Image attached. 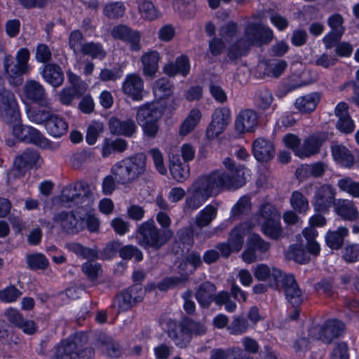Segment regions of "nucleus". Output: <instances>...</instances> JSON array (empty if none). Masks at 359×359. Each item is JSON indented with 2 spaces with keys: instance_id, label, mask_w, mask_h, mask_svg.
I'll return each instance as SVG.
<instances>
[{
  "instance_id": "f257e3e1",
  "label": "nucleus",
  "mask_w": 359,
  "mask_h": 359,
  "mask_svg": "<svg viewBox=\"0 0 359 359\" xmlns=\"http://www.w3.org/2000/svg\"><path fill=\"white\" fill-rule=\"evenodd\" d=\"M223 163L228 172L215 170L208 175L198 178L211 196L226 189H238L245 184L243 166L236 165L235 162L230 158H226Z\"/></svg>"
},
{
  "instance_id": "f03ea898",
  "label": "nucleus",
  "mask_w": 359,
  "mask_h": 359,
  "mask_svg": "<svg viewBox=\"0 0 359 359\" xmlns=\"http://www.w3.org/2000/svg\"><path fill=\"white\" fill-rule=\"evenodd\" d=\"M92 195L88 183L79 181L65 187L60 199L66 208L76 207L77 209L83 210L87 215V217H85V228L90 232H96L100 226L99 220L93 215L88 214L93 203Z\"/></svg>"
},
{
  "instance_id": "7ed1b4c3",
  "label": "nucleus",
  "mask_w": 359,
  "mask_h": 359,
  "mask_svg": "<svg viewBox=\"0 0 359 359\" xmlns=\"http://www.w3.org/2000/svg\"><path fill=\"white\" fill-rule=\"evenodd\" d=\"M94 357L95 350L88 345L87 335L79 332L57 344L50 359H94Z\"/></svg>"
},
{
  "instance_id": "20e7f679",
  "label": "nucleus",
  "mask_w": 359,
  "mask_h": 359,
  "mask_svg": "<svg viewBox=\"0 0 359 359\" xmlns=\"http://www.w3.org/2000/svg\"><path fill=\"white\" fill-rule=\"evenodd\" d=\"M137 232L138 244L148 253L159 250L173 236L171 229H158L153 219L142 223Z\"/></svg>"
},
{
  "instance_id": "39448f33",
  "label": "nucleus",
  "mask_w": 359,
  "mask_h": 359,
  "mask_svg": "<svg viewBox=\"0 0 359 359\" xmlns=\"http://www.w3.org/2000/svg\"><path fill=\"white\" fill-rule=\"evenodd\" d=\"M164 107L162 101L157 100L145 103L138 107L136 120L145 137L149 139L157 137L160 130L159 121L164 114Z\"/></svg>"
},
{
  "instance_id": "423d86ee",
  "label": "nucleus",
  "mask_w": 359,
  "mask_h": 359,
  "mask_svg": "<svg viewBox=\"0 0 359 359\" xmlns=\"http://www.w3.org/2000/svg\"><path fill=\"white\" fill-rule=\"evenodd\" d=\"M146 161L145 154L138 153L115 163L111 172L115 176L116 183L122 185L131 184L144 172Z\"/></svg>"
},
{
  "instance_id": "0eeeda50",
  "label": "nucleus",
  "mask_w": 359,
  "mask_h": 359,
  "mask_svg": "<svg viewBox=\"0 0 359 359\" xmlns=\"http://www.w3.org/2000/svg\"><path fill=\"white\" fill-rule=\"evenodd\" d=\"M277 283H273L272 289L283 290L287 302L293 307H300L304 302V296L294 276L276 271L273 273Z\"/></svg>"
},
{
  "instance_id": "6e6552de",
  "label": "nucleus",
  "mask_w": 359,
  "mask_h": 359,
  "mask_svg": "<svg viewBox=\"0 0 359 359\" xmlns=\"http://www.w3.org/2000/svg\"><path fill=\"white\" fill-rule=\"evenodd\" d=\"M11 124L13 126V134L21 142L34 144L42 149L55 150L59 148L60 144L47 139L37 129L20 123Z\"/></svg>"
},
{
  "instance_id": "1a4fd4ad",
  "label": "nucleus",
  "mask_w": 359,
  "mask_h": 359,
  "mask_svg": "<svg viewBox=\"0 0 359 359\" xmlns=\"http://www.w3.org/2000/svg\"><path fill=\"white\" fill-rule=\"evenodd\" d=\"M43 163V160L38 150L27 148L14 158L10 175L15 179L24 177L28 170L38 169Z\"/></svg>"
},
{
  "instance_id": "9d476101",
  "label": "nucleus",
  "mask_w": 359,
  "mask_h": 359,
  "mask_svg": "<svg viewBox=\"0 0 359 359\" xmlns=\"http://www.w3.org/2000/svg\"><path fill=\"white\" fill-rule=\"evenodd\" d=\"M0 119L8 125L21 122V114L13 92L3 88L0 90Z\"/></svg>"
},
{
  "instance_id": "9b49d317",
  "label": "nucleus",
  "mask_w": 359,
  "mask_h": 359,
  "mask_svg": "<svg viewBox=\"0 0 359 359\" xmlns=\"http://www.w3.org/2000/svg\"><path fill=\"white\" fill-rule=\"evenodd\" d=\"M144 297V291L140 283L133 285L118 292L114 297V306L118 312H126L142 302Z\"/></svg>"
},
{
  "instance_id": "f8f14e48",
  "label": "nucleus",
  "mask_w": 359,
  "mask_h": 359,
  "mask_svg": "<svg viewBox=\"0 0 359 359\" xmlns=\"http://www.w3.org/2000/svg\"><path fill=\"white\" fill-rule=\"evenodd\" d=\"M55 222L60 223L62 230L69 234H76L85 229V217L80 212L62 210L53 215Z\"/></svg>"
},
{
  "instance_id": "ddd939ff",
  "label": "nucleus",
  "mask_w": 359,
  "mask_h": 359,
  "mask_svg": "<svg viewBox=\"0 0 359 359\" xmlns=\"http://www.w3.org/2000/svg\"><path fill=\"white\" fill-rule=\"evenodd\" d=\"M330 32L323 38V43L327 50L333 48L341 39L345 32L343 16L339 13L331 15L327 19Z\"/></svg>"
},
{
  "instance_id": "4468645a",
  "label": "nucleus",
  "mask_w": 359,
  "mask_h": 359,
  "mask_svg": "<svg viewBox=\"0 0 359 359\" xmlns=\"http://www.w3.org/2000/svg\"><path fill=\"white\" fill-rule=\"evenodd\" d=\"M231 118V112L229 108L222 107L217 109L212 116V121L206 129V137L212 140L224 132Z\"/></svg>"
},
{
  "instance_id": "2eb2a0df",
  "label": "nucleus",
  "mask_w": 359,
  "mask_h": 359,
  "mask_svg": "<svg viewBox=\"0 0 359 359\" xmlns=\"http://www.w3.org/2000/svg\"><path fill=\"white\" fill-rule=\"evenodd\" d=\"M273 37V32L269 27L257 23H250L245 31V39L250 47L253 45H262L270 43Z\"/></svg>"
},
{
  "instance_id": "dca6fc26",
  "label": "nucleus",
  "mask_w": 359,
  "mask_h": 359,
  "mask_svg": "<svg viewBox=\"0 0 359 359\" xmlns=\"http://www.w3.org/2000/svg\"><path fill=\"white\" fill-rule=\"evenodd\" d=\"M210 194L201 181L197 179L192 184L191 189L188 190L184 205V210H194L200 208L210 197Z\"/></svg>"
},
{
  "instance_id": "f3484780",
  "label": "nucleus",
  "mask_w": 359,
  "mask_h": 359,
  "mask_svg": "<svg viewBox=\"0 0 359 359\" xmlns=\"http://www.w3.org/2000/svg\"><path fill=\"white\" fill-rule=\"evenodd\" d=\"M329 139V134L325 132L314 133L304 140L298 156L301 158H308L320 153L321 147Z\"/></svg>"
},
{
  "instance_id": "a211bd4d",
  "label": "nucleus",
  "mask_w": 359,
  "mask_h": 359,
  "mask_svg": "<svg viewBox=\"0 0 359 359\" xmlns=\"http://www.w3.org/2000/svg\"><path fill=\"white\" fill-rule=\"evenodd\" d=\"M111 34L115 39L124 41L130 46V50L133 52H138L141 49V34L137 30H133L124 25L114 27Z\"/></svg>"
},
{
  "instance_id": "6ab92c4d",
  "label": "nucleus",
  "mask_w": 359,
  "mask_h": 359,
  "mask_svg": "<svg viewBox=\"0 0 359 359\" xmlns=\"http://www.w3.org/2000/svg\"><path fill=\"white\" fill-rule=\"evenodd\" d=\"M336 190L331 184H323L316 191L313 208L317 212H326L336 202Z\"/></svg>"
},
{
  "instance_id": "aec40b11",
  "label": "nucleus",
  "mask_w": 359,
  "mask_h": 359,
  "mask_svg": "<svg viewBox=\"0 0 359 359\" xmlns=\"http://www.w3.org/2000/svg\"><path fill=\"white\" fill-rule=\"evenodd\" d=\"M270 245L257 233L249 236L247 240V248L243 252V259L248 263L257 260V252L264 253L269 249Z\"/></svg>"
},
{
  "instance_id": "412c9836",
  "label": "nucleus",
  "mask_w": 359,
  "mask_h": 359,
  "mask_svg": "<svg viewBox=\"0 0 359 359\" xmlns=\"http://www.w3.org/2000/svg\"><path fill=\"white\" fill-rule=\"evenodd\" d=\"M235 130L239 134L251 133L258 126L257 112L250 109L241 110L236 117Z\"/></svg>"
},
{
  "instance_id": "4be33fe9",
  "label": "nucleus",
  "mask_w": 359,
  "mask_h": 359,
  "mask_svg": "<svg viewBox=\"0 0 359 359\" xmlns=\"http://www.w3.org/2000/svg\"><path fill=\"white\" fill-rule=\"evenodd\" d=\"M345 324L337 319L327 320L320 327L319 339L325 344H330L332 341L342 336L345 332Z\"/></svg>"
},
{
  "instance_id": "5701e85b",
  "label": "nucleus",
  "mask_w": 359,
  "mask_h": 359,
  "mask_svg": "<svg viewBox=\"0 0 359 359\" xmlns=\"http://www.w3.org/2000/svg\"><path fill=\"white\" fill-rule=\"evenodd\" d=\"M24 94L27 100L40 106L48 104L47 93L44 87L35 80L27 81L24 86Z\"/></svg>"
},
{
  "instance_id": "b1692460",
  "label": "nucleus",
  "mask_w": 359,
  "mask_h": 359,
  "mask_svg": "<svg viewBox=\"0 0 359 359\" xmlns=\"http://www.w3.org/2000/svg\"><path fill=\"white\" fill-rule=\"evenodd\" d=\"M252 149L255 159L261 163L269 162L276 153L273 144L264 138L256 139L252 144Z\"/></svg>"
},
{
  "instance_id": "393cba45",
  "label": "nucleus",
  "mask_w": 359,
  "mask_h": 359,
  "mask_svg": "<svg viewBox=\"0 0 359 359\" xmlns=\"http://www.w3.org/2000/svg\"><path fill=\"white\" fill-rule=\"evenodd\" d=\"M123 92L133 100L140 101L143 98L144 82L137 74H131L126 76L122 86Z\"/></svg>"
},
{
  "instance_id": "a878e982",
  "label": "nucleus",
  "mask_w": 359,
  "mask_h": 359,
  "mask_svg": "<svg viewBox=\"0 0 359 359\" xmlns=\"http://www.w3.org/2000/svg\"><path fill=\"white\" fill-rule=\"evenodd\" d=\"M41 74L44 81L56 88L61 86L65 81L64 72L56 63H47L43 66Z\"/></svg>"
},
{
  "instance_id": "bb28decb",
  "label": "nucleus",
  "mask_w": 359,
  "mask_h": 359,
  "mask_svg": "<svg viewBox=\"0 0 359 359\" xmlns=\"http://www.w3.org/2000/svg\"><path fill=\"white\" fill-rule=\"evenodd\" d=\"M348 104L345 102L339 103L334 110L335 115L339 118L336 127L341 133H351L355 128L354 122L348 113Z\"/></svg>"
},
{
  "instance_id": "cd10ccee",
  "label": "nucleus",
  "mask_w": 359,
  "mask_h": 359,
  "mask_svg": "<svg viewBox=\"0 0 359 359\" xmlns=\"http://www.w3.org/2000/svg\"><path fill=\"white\" fill-rule=\"evenodd\" d=\"M334 207L336 213L344 220L355 222L359 219V212L353 201L338 199Z\"/></svg>"
},
{
  "instance_id": "c85d7f7f",
  "label": "nucleus",
  "mask_w": 359,
  "mask_h": 359,
  "mask_svg": "<svg viewBox=\"0 0 359 359\" xmlns=\"http://www.w3.org/2000/svg\"><path fill=\"white\" fill-rule=\"evenodd\" d=\"M109 127L112 134L123 135L127 137H131L137 129L135 122L133 119L128 118L121 121L114 116L109 119Z\"/></svg>"
},
{
  "instance_id": "c756f323",
  "label": "nucleus",
  "mask_w": 359,
  "mask_h": 359,
  "mask_svg": "<svg viewBox=\"0 0 359 359\" xmlns=\"http://www.w3.org/2000/svg\"><path fill=\"white\" fill-rule=\"evenodd\" d=\"M95 345L98 350L109 357L118 358L121 355V349L118 343L104 333L98 334Z\"/></svg>"
},
{
  "instance_id": "7c9ffc66",
  "label": "nucleus",
  "mask_w": 359,
  "mask_h": 359,
  "mask_svg": "<svg viewBox=\"0 0 359 359\" xmlns=\"http://www.w3.org/2000/svg\"><path fill=\"white\" fill-rule=\"evenodd\" d=\"M168 336L172 339L176 346L180 348H186L190 344L191 339L178 321L172 320L168 323Z\"/></svg>"
},
{
  "instance_id": "2f4dec72",
  "label": "nucleus",
  "mask_w": 359,
  "mask_h": 359,
  "mask_svg": "<svg viewBox=\"0 0 359 359\" xmlns=\"http://www.w3.org/2000/svg\"><path fill=\"white\" fill-rule=\"evenodd\" d=\"M216 293V286L210 281H205L201 283L196 290L195 297L199 305L203 309H208Z\"/></svg>"
},
{
  "instance_id": "473e14b6",
  "label": "nucleus",
  "mask_w": 359,
  "mask_h": 359,
  "mask_svg": "<svg viewBox=\"0 0 359 359\" xmlns=\"http://www.w3.org/2000/svg\"><path fill=\"white\" fill-rule=\"evenodd\" d=\"M190 71L189 60L187 56L182 55L175 62H169L163 67V72L169 76L177 74L186 77Z\"/></svg>"
},
{
  "instance_id": "72a5a7b5",
  "label": "nucleus",
  "mask_w": 359,
  "mask_h": 359,
  "mask_svg": "<svg viewBox=\"0 0 359 359\" xmlns=\"http://www.w3.org/2000/svg\"><path fill=\"white\" fill-rule=\"evenodd\" d=\"M334 160L344 168H351L353 166L354 156L344 145L332 142L330 147Z\"/></svg>"
},
{
  "instance_id": "f704fd0d",
  "label": "nucleus",
  "mask_w": 359,
  "mask_h": 359,
  "mask_svg": "<svg viewBox=\"0 0 359 359\" xmlns=\"http://www.w3.org/2000/svg\"><path fill=\"white\" fill-rule=\"evenodd\" d=\"M210 359H253L252 357L244 358L243 351L238 346L226 348H215L210 352Z\"/></svg>"
},
{
  "instance_id": "c9c22d12",
  "label": "nucleus",
  "mask_w": 359,
  "mask_h": 359,
  "mask_svg": "<svg viewBox=\"0 0 359 359\" xmlns=\"http://www.w3.org/2000/svg\"><path fill=\"white\" fill-rule=\"evenodd\" d=\"M320 99V93L313 92L298 97L295 101L294 105L302 113H311L316 109Z\"/></svg>"
},
{
  "instance_id": "e433bc0d",
  "label": "nucleus",
  "mask_w": 359,
  "mask_h": 359,
  "mask_svg": "<svg viewBox=\"0 0 359 359\" xmlns=\"http://www.w3.org/2000/svg\"><path fill=\"white\" fill-rule=\"evenodd\" d=\"M45 128L50 135L57 138L67 133L68 123L63 117L53 114L46 124H45Z\"/></svg>"
},
{
  "instance_id": "4c0bfd02",
  "label": "nucleus",
  "mask_w": 359,
  "mask_h": 359,
  "mask_svg": "<svg viewBox=\"0 0 359 359\" xmlns=\"http://www.w3.org/2000/svg\"><path fill=\"white\" fill-rule=\"evenodd\" d=\"M178 322L191 339L194 336H202L207 332V327L203 323L194 320L189 316H183Z\"/></svg>"
},
{
  "instance_id": "58836bf2",
  "label": "nucleus",
  "mask_w": 359,
  "mask_h": 359,
  "mask_svg": "<svg viewBox=\"0 0 359 359\" xmlns=\"http://www.w3.org/2000/svg\"><path fill=\"white\" fill-rule=\"evenodd\" d=\"M160 55L156 50L145 53L141 60L143 65V74L145 76L153 78L158 69Z\"/></svg>"
},
{
  "instance_id": "ea45409f",
  "label": "nucleus",
  "mask_w": 359,
  "mask_h": 359,
  "mask_svg": "<svg viewBox=\"0 0 359 359\" xmlns=\"http://www.w3.org/2000/svg\"><path fill=\"white\" fill-rule=\"evenodd\" d=\"M348 235V229L345 226H340L336 231H329L325 235L327 245L332 250L341 249L344 244V238Z\"/></svg>"
},
{
  "instance_id": "a19ab883",
  "label": "nucleus",
  "mask_w": 359,
  "mask_h": 359,
  "mask_svg": "<svg viewBox=\"0 0 359 359\" xmlns=\"http://www.w3.org/2000/svg\"><path fill=\"white\" fill-rule=\"evenodd\" d=\"M4 74L6 77L15 79L27 72L19 62H15L14 57L9 54H5L3 61Z\"/></svg>"
},
{
  "instance_id": "79ce46f5",
  "label": "nucleus",
  "mask_w": 359,
  "mask_h": 359,
  "mask_svg": "<svg viewBox=\"0 0 359 359\" xmlns=\"http://www.w3.org/2000/svg\"><path fill=\"white\" fill-rule=\"evenodd\" d=\"M250 49V44L244 38H241L229 47L226 56L230 62H236L246 55Z\"/></svg>"
},
{
  "instance_id": "37998d69",
  "label": "nucleus",
  "mask_w": 359,
  "mask_h": 359,
  "mask_svg": "<svg viewBox=\"0 0 359 359\" xmlns=\"http://www.w3.org/2000/svg\"><path fill=\"white\" fill-rule=\"evenodd\" d=\"M127 148L128 142L122 138L115 140L105 138L102 147V155L104 158H107L112 153H122Z\"/></svg>"
},
{
  "instance_id": "c03bdc74",
  "label": "nucleus",
  "mask_w": 359,
  "mask_h": 359,
  "mask_svg": "<svg viewBox=\"0 0 359 359\" xmlns=\"http://www.w3.org/2000/svg\"><path fill=\"white\" fill-rule=\"evenodd\" d=\"M170 172L176 181L182 182L189 176V166L187 163L182 162L179 158L170 161Z\"/></svg>"
},
{
  "instance_id": "a18cd8bd",
  "label": "nucleus",
  "mask_w": 359,
  "mask_h": 359,
  "mask_svg": "<svg viewBox=\"0 0 359 359\" xmlns=\"http://www.w3.org/2000/svg\"><path fill=\"white\" fill-rule=\"evenodd\" d=\"M261 230L266 236L273 240L278 239L283 233L280 217L270 221L262 222V224H261Z\"/></svg>"
},
{
  "instance_id": "49530a36",
  "label": "nucleus",
  "mask_w": 359,
  "mask_h": 359,
  "mask_svg": "<svg viewBox=\"0 0 359 359\" xmlns=\"http://www.w3.org/2000/svg\"><path fill=\"white\" fill-rule=\"evenodd\" d=\"M245 235V228L241 224L236 226L230 231L227 242L236 252H238L242 249Z\"/></svg>"
},
{
  "instance_id": "de8ad7c7",
  "label": "nucleus",
  "mask_w": 359,
  "mask_h": 359,
  "mask_svg": "<svg viewBox=\"0 0 359 359\" xmlns=\"http://www.w3.org/2000/svg\"><path fill=\"white\" fill-rule=\"evenodd\" d=\"M80 52L83 55L90 57L92 59L103 60L107 56V52L100 43L87 42L81 46Z\"/></svg>"
},
{
  "instance_id": "09e8293b",
  "label": "nucleus",
  "mask_w": 359,
  "mask_h": 359,
  "mask_svg": "<svg viewBox=\"0 0 359 359\" xmlns=\"http://www.w3.org/2000/svg\"><path fill=\"white\" fill-rule=\"evenodd\" d=\"M314 290L327 297H332L337 294L334 278L332 276L321 278L314 285Z\"/></svg>"
},
{
  "instance_id": "8fccbe9b",
  "label": "nucleus",
  "mask_w": 359,
  "mask_h": 359,
  "mask_svg": "<svg viewBox=\"0 0 359 359\" xmlns=\"http://www.w3.org/2000/svg\"><path fill=\"white\" fill-rule=\"evenodd\" d=\"M217 207L212 205H208L203 209L196 217V224L200 228L208 226L216 217Z\"/></svg>"
},
{
  "instance_id": "3c124183",
  "label": "nucleus",
  "mask_w": 359,
  "mask_h": 359,
  "mask_svg": "<svg viewBox=\"0 0 359 359\" xmlns=\"http://www.w3.org/2000/svg\"><path fill=\"white\" fill-rule=\"evenodd\" d=\"M154 88L156 95L159 96L158 99H161L170 97L173 93L175 87L172 81L163 77L155 81Z\"/></svg>"
},
{
  "instance_id": "603ef678",
  "label": "nucleus",
  "mask_w": 359,
  "mask_h": 359,
  "mask_svg": "<svg viewBox=\"0 0 359 359\" xmlns=\"http://www.w3.org/2000/svg\"><path fill=\"white\" fill-rule=\"evenodd\" d=\"M255 104L260 110H266L271 105L273 97L271 90L267 88H260L255 94Z\"/></svg>"
},
{
  "instance_id": "864d4df0",
  "label": "nucleus",
  "mask_w": 359,
  "mask_h": 359,
  "mask_svg": "<svg viewBox=\"0 0 359 359\" xmlns=\"http://www.w3.org/2000/svg\"><path fill=\"white\" fill-rule=\"evenodd\" d=\"M201 118V111L198 109H193L189 116L180 127V133L182 135H186L192 131L198 125Z\"/></svg>"
},
{
  "instance_id": "5fc2aeb1",
  "label": "nucleus",
  "mask_w": 359,
  "mask_h": 359,
  "mask_svg": "<svg viewBox=\"0 0 359 359\" xmlns=\"http://www.w3.org/2000/svg\"><path fill=\"white\" fill-rule=\"evenodd\" d=\"M248 321L244 316H235L227 326V331L232 335H241L248 331Z\"/></svg>"
},
{
  "instance_id": "6e6d98bb",
  "label": "nucleus",
  "mask_w": 359,
  "mask_h": 359,
  "mask_svg": "<svg viewBox=\"0 0 359 359\" xmlns=\"http://www.w3.org/2000/svg\"><path fill=\"white\" fill-rule=\"evenodd\" d=\"M276 271H280L277 268L270 269L267 265L261 264H259L255 269V277L261 281L266 280L269 278V285L272 288L273 283H277L276 279L274 278L273 273Z\"/></svg>"
},
{
  "instance_id": "4d7b16f0",
  "label": "nucleus",
  "mask_w": 359,
  "mask_h": 359,
  "mask_svg": "<svg viewBox=\"0 0 359 359\" xmlns=\"http://www.w3.org/2000/svg\"><path fill=\"white\" fill-rule=\"evenodd\" d=\"M337 186L339 189L353 198H359V182L354 181L350 177H346L338 180Z\"/></svg>"
},
{
  "instance_id": "13d9d810",
  "label": "nucleus",
  "mask_w": 359,
  "mask_h": 359,
  "mask_svg": "<svg viewBox=\"0 0 359 359\" xmlns=\"http://www.w3.org/2000/svg\"><path fill=\"white\" fill-rule=\"evenodd\" d=\"M27 264L28 267L34 271L46 270L49 266L47 258L41 253L28 255L27 256Z\"/></svg>"
},
{
  "instance_id": "bf43d9fd",
  "label": "nucleus",
  "mask_w": 359,
  "mask_h": 359,
  "mask_svg": "<svg viewBox=\"0 0 359 359\" xmlns=\"http://www.w3.org/2000/svg\"><path fill=\"white\" fill-rule=\"evenodd\" d=\"M290 204L292 208L300 214L305 213L309 209V201L298 191L292 193Z\"/></svg>"
},
{
  "instance_id": "052dcab7",
  "label": "nucleus",
  "mask_w": 359,
  "mask_h": 359,
  "mask_svg": "<svg viewBox=\"0 0 359 359\" xmlns=\"http://www.w3.org/2000/svg\"><path fill=\"white\" fill-rule=\"evenodd\" d=\"M104 124L100 121H93L88 127L86 140L89 145H93L100 134L104 132Z\"/></svg>"
},
{
  "instance_id": "680f3d73",
  "label": "nucleus",
  "mask_w": 359,
  "mask_h": 359,
  "mask_svg": "<svg viewBox=\"0 0 359 359\" xmlns=\"http://www.w3.org/2000/svg\"><path fill=\"white\" fill-rule=\"evenodd\" d=\"M341 257L347 263H355L359 260V244L346 243L341 251Z\"/></svg>"
},
{
  "instance_id": "e2e57ef3",
  "label": "nucleus",
  "mask_w": 359,
  "mask_h": 359,
  "mask_svg": "<svg viewBox=\"0 0 359 359\" xmlns=\"http://www.w3.org/2000/svg\"><path fill=\"white\" fill-rule=\"evenodd\" d=\"M125 11L124 4L121 1H116L107 4L104 7V13L110 19H118L123 16Z\"/></svg>"
},
{
  "instance_id": "0e129e2a",
  "label": "nucleus",
  "mask_w": 359,
  "mask_h": 359,
  "mask_svg": "<svg viewBox=\"0 0 359 359\" xmlns=\"http://www.w3.org/2000/svg\"><path fill=\"white\" fill-rule=\"evenodd\" d=\"M53 114L46 109H35L29 110L27 116L29 119L35 123L46 124Z\"/></svg>"
},
{
  "instance_id": "69168bd1",
  "label": "nucleus",
  "mask_w": 359,
  "mask_h": 359,
  "mask_svg": "<svg viewBox=\"0 0 359 359\" xmlns=\"http://www.w3.org/2000/svg\"><path fill=\"white\" fill-rule=\"evenodd\" d=\"M139 11L142 18L146 20H156L158 13V11L150 1H144L139 4Z\"/></svg>"
},
{
  "instance_id": "338daca9",
  "label": "nucleus",
  "mask_w": 359,
  "mask_h": 359,
  "mask_svg": "<svg viewBox=\"0 0 359 359\" xmlns=\"http://www.w3.org/2000/svg\"><path fill=\"white\" fill-rule=\"evenodd\" d=\"M260 217L259 219L260 224L262 222L270 221L273 219L281 217L280 213L276 208L271 203H265L262 205L260 210Z\"/></svg>"
},
{
  "instance_id": "774afa93",
  "label": "nucleus",
  "mask_w": 359,
  "mask_h": 359,
  "mask_svg": "<svg viewBox=\"0 0 359 359\" xmlns=\"http://www.w3.org/2000/svg\"><path fill=\"white\" fill-rule=\"evenodd\" d=\"M22 292L15 287V285H11L6 288L0 290V301L11 303L17 301Z\"/></svg>"
}]
</instances>
